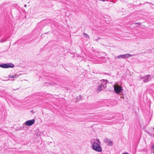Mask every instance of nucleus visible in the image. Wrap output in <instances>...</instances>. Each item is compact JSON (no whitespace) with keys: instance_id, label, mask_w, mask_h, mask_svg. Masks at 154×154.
Wrapping results in <instances>:
<instances>
[{"instance_id":"f257e3e1","label":"nucleus","mask_w":154,"mask_h":154,"mask_svg":"<svg viewBox=\"0 0 154 154\" xmlns=\"http://www.w3.org/2000/svg\"><path fill=\"white\" fill-rule=\"evenodd\" d=\"M92 148L93 150L98 152H101L102 151V149L100 145L96 142L93 143Z\"/></svg>"},{"instance_id":"f03ea898","label":"nucleus","mask_w":154,"mask_h":154,"mask_svg":"<svg viewBox=\"0 0 154 154\" xmlns=\"http://www.w3.org/2000/svg\"><path fill=\"white\" fill-rule=\"evenodd\" d=\"M114 87V91L116 94H119L122 90V87L118 84L115 85Z\"/></svg>"},{"instance_id":"7ed1b4c3","label":"nucleus","mask_w":154,"mask_h":154,"mask_svg":"<svg viewBox=\"0 0 154 154\" xmlns=\"http://www.w3.org/2000/svg\"><path fill=\"white\" fill-rule=\"evenodd\" d=\"M35 122V120L33 119L31 120H29L26 121L24 124L27 125L31 126Z\"/></svg>"},{"instance_id":"20e7f679","label":"nucleus","mask_w":154,"mask_h":154,"mask_svg":"<svg viewBox=\"0 0 154 154\" xmlns=\"http://www.w3.org/2000/svg\"><path fill=\"white\" fill-rule=\"evenodd\" d=\"M104 142L106 144H107L109 146H112L113 145V142L111 141L110 139L106 138L104 140Z\"/></svg>"},{"instance_id":"39448f33","label":"nucleus","mask_w":154,"mask_h":154,"mask_svg":"<svg viewBox=\"0 0 154 154\" xmlns=\"http://www.w3.org/2000/svg\"><path fill=\"white\" fill-rule=\"evenodd\" d=\"M144 77L145 78H144L143 80L144 82H148L151 80L150 75L149 74L145 75Z\"/></svg>"},{"instance_id":"423d86ee","label":"nucleus","mask_w":154,"mask_h":154,"mask_svg":"<svg viewBox=\"0 0 154 154\" xmlns=\"http://www.w3.org/2000/svg\"><path fill=\"white\" fill-rule=\"evenodd\" d=\"M108 82L107 80L102 79L100 81L99 83L106 87V85Z\"/></svg>"},{"instance_id":"0eeeda50","label":"nucleus","mask_w":154,"mask_h":154,"mask_svg":"<svg viewBox=\"0 0 154 154\" xmlns=\"http://www.w3.org/2000/svg\"><path fill=\"white\" fill-rule=\"evenodd\" d=\"M106 87L103 86V85L99 84V86L97 89V91L98 92L104 89Z\"/></svg>"},{"instance_id":"6e6552de","label":"nucleus","mask_w":154,"mask_h":154,"mask_svg":"<svg viewBox=\"0 0 154 154\" xmlns=\"http://www.w3.org/2000/svg\"><path fill=\"white\" fill-rule=\"evenodd\" d=\"M0 67L4 68H10V63H3L1 64Z\"/></svg>"},{"instance_id":"1a4fd4ad","label":"nucleus","mask_w":154,"mask_h":154,"mask_svg":"<svg viewBox=\"0 0 154 154\" xmlns=\"http://www.w3.org/2000/svg\"><path fill=\"white\" fill-rule=\"evenodd\" d=\"M123 55L124 59L128 58L132 56V55L129 54H124Z\"/></svg>"},{"instance_id":"9d476101","label":"nucleus","mask_w":154,"mask_h":154,"mask_svg":"<svg viewBox=\"0 0 154 154\" xmlns=\"http://www.w3.org/2000/svg\"><path fill=\"white\" fill-rule=\"evenodd\" d=\"M20 75V74H19L18 75H17V74L16 73L14 75H11V76L10 75V78H17V77H18L19 75Z\"/></svg>"},{"instance_id":"9b49d317","label":"nucleus","mask_w":154,"mask_h":154,"mask_svg":"<svg viewBox=\"0 0 154 154\" xmlns=\"http://www.w3.org/2000/svg\"><path fill=\"white\" fill-rule=\"evenodd\" d=\"M123 56H124L123 54L121 55H119V56L116 57V58H118L119 59H121V58L124 59V57Z\"/></svg>"},{"instance_id":"f8f14e48","label":"nucleus","mask_w":154,"mask_h":154,"mask_svg":"<svg viewBox=\"0 0 154 154\" xmlns=\"http://www.w3.org/2000/svg\"><path fill=\"white\" fill-rule=\"evenodd\" d=\"M83 36L85 37L89 38V35L85 33H83Z\"/></svg>"},{"instance_id":"ddd939ff","label":"nucleus","mask_w":154,"mask_h":154,"mask_svg":"<svg viewBox=\"0 0 154 154\" xmlns=\"http://www.w3.org/2000/svg\"><path fill=\"white\" fill-rule=\"evenodd\" d=\"M14 65L12 63H10V68H12L14 67Z\"/></svg>"},{"instance_id":"4468645a","label":"nucleus","mask_w":154,"mask_h":154,"mask_svg":"<svg viewBox=\"0 0 154 154\" xmlns=\"http://www.w3.org/2000/svg\"><path fill=\"white\" fill-rule=\"evenodd\" d=\"M139 77L140 79H143L145 78V77H144V76L143 77L141 75Z\"/></svg>"},{"instance_id":"2eb2a0df","label":"nucleus","mask_w":154,"mask_h":154,"mask_svg":"<svg viewBox=\"0 0 154 154\" xmlns=\"http://www.w3.org/2000/svg\"><path fill=\"white\" fill-rule=\"evenodd\" d=\"M151 148L153 149V153H154V145H152L151 146Z\"/></svg>"},{"instance_id":"dca6fc26","label":"nucleus","mask_w":154,"mask_h":154,"mask_svg":"<svg viewBox=\"0 0 154 154\" xmlns=\"http://www.w3.org/2000/svg\"><path fill=\"white\" fill-rule=\"evenodd\" d=\"M99 39H100V38H97V39H95V41H96L97 42V41H99Z\"/></svg>"},{"instance_id":"f3484780","label":"nucleus","mask_w":154,"mask_h":154,"mask_svg":"<svg viewBox=\"0 0 154 154\" xmlns=\"http://www.w3.org/2000/svg\"><path fill=\"white\" fill-rule=\"evenodd\" d=\"M79 97L80 98L79 99V100L80 99H81V98L82 97L81 96V95H80L79 96Z\"/></svg>"},{"instance_id":"a211bd4d","label":"nucleus","mask_w":154,"mask_h":154,"mask_svg":"<svg viewBox=\"0 0 154 154\" xmlns=\"http://www.w3.org/2000/svg\"><path fill=\"white\" fill-rule=\"evenodd\" d=\"M135 24H139V25H140V23H135Z\"/></svg>"},{"instance_id":"6ab92c4d","label":"nucleus","mask_w":154,"mask_h":154,"mask_svg":"<svg viewBox=\"0 0 154 154\" xmlns=\"http://www.w3.org/2000/svg\"><path fill=\"white\" fill-rule=\"evenodd\" d=\"M97 141L99 143H100L99 139H97Z\"/></svg>"},{"instance_id":"aec40b11","label":"nucleus","mask_w":154,"mask_h":154,"mask_svg":"<svg viewBox=\"0 0 154 154\" xmlns=\"http://www.w3.org/2000/svg\"><path fill=\"white\" fill-rule=\"evenodd\" d=\"M26 6H27V5H26V4H25V5H24V7H25V8H26Z\"/></svg>"},{"instance_id":"412c9836","label":"nucleus","mask_w":154,"mask_h":154,"mask_svg":"<svg viewBox=\"0 0 154 154\" xmlns=\"http://www.w3.org/2000/svg\"><path fill=\"white\" fill-rule=\"evenodd\" d=\"M122 154H128L127 152H126V153H122Z\"/></svg>"},{"instance_id":"4be33fe9","label":"nucleus","mask_w":154,"mask_h":154,"mask_svg":"<svg viewBox=\"0 0 154 154\" xmlns=\"http://www.w3.org/2000/svg\"><path fill=\"white\" fill-rule=\"evenodd\" d=\"M78 98H79V97H77V100H78Z\"/></svg>"},{"instance_id":"5701e85b","label":"nucleus","mask_w":154,"mask_h":154,"mask_svg":"<svg viewBox=\"0 0 154 154\" xmlns=\"http://www.w3.org/2000/svg\"><path fill=\"white\" fill-rule=\"evenodd\" d=\"M8 77H9V78H10V75H8Z\"/></svg>"},{"instance_id":"b1692460","label":"nucleus","mask_w":154,"mask_h":154,"mask_svg":"<svg viewBox=\"0 0 154 154\" xmlns=\"http://www.w3.org/2000/svg\"><path fill=\"white\" fill-rule=\"evenodd\" d=\"M18 89V88H17V89Z\"/></svg>"}]
</instances>
